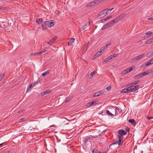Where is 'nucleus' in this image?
Segmentation results:
<instances>
[{"mask_svg": "<svg viewBox=\"0 0 153 153\" xmlns=\"http://www.w3.org/2000/svg\"><path fill=\"white\" fill-rule=\"evenodd\" d=\"M95 2L94 1L89 3L87 4L86 7H90L91 6H94L95 5Z\"/></svg>", "mask_w": 153, "mask_h": 153, "instance_id": "obj_9", "label": "nucleus"}, {"mask_svg": "<svg viewBox=\"0 0 153 153\" xmlns=\"http://www.w3.org/2000/svg\"><path fill=\"white\" fill-rule=\"evenodd\" d=\"M57 36H55L52 39H51L48 42V43L49 44V45H51L50 43H53L57 39Z\"/></svg>", "mask_w": 153, "mask_h": 153, "instance_id": "obj_15", "label": "nucleus"}, {"mask_svg": "<svg viewBox=\"0 0 153 153\" xmlns=\"http://www.w3.org/2000/svg\"><path fill=\"white\" fill-rule=\"evenodd\" d=\"M111 59H112V56H110L106 58L105 59L104 61L105 62H108L109 61H110V60H111Z\"/></svg>", "mask_w": 153, "mask_h": 153, "instance_id": "obj_20", "label": "nucleus"}, {"mask_svg": "<svg viewBox=\"0 0 153 153\" xmlns=\"http://www.w3.org/2000/svg\"><path fill=\"white\" fill-rule=\"evenodd\" d=\"M25 118H22L20 119V122H22L24 120Z\"/></svg>", "mask_w": 153, "mask_h": 153, "instance_id": "obj_53", "label": "nucleus"}, {"mask_svg": "<svg viewBox=\"0 0 153 153\" xmlns=\"http://www.w3.org/2000/svg\"><path fill=\"white\" fill-rule=\"evenodd\" d=\"M8 153H12V152L10 151H8Z\"/></svg>", "mask_w": 153, "mask_h": 153, "instance_id": "obj_60", "label": "nucleus"}, {"mask_svg": "<svg viewBox=\"0 0 153 153\" xmlns=\"http://www.w3.org/2000/svg\"><path fill=\"white\" fill-rule=\"evenodd\" d=\"M150 62H151V64L153 63V58L149 60Z\"/></svg>", "mask_w": 153, "mask_h": 153, "instance_id": "obj_50", "label": "nucleus"}, {"mask_svg": "<svg viewBox=\"0 0 153 153\" xmlns=\"http://www.w3.org/2000/svg\"><path fill=\"white\" fill-rule=\"evenodd\" d=\"M105 20V21H106V20H107L105 19V20Z\"/></svg>", "mask_w": 153, "mask_h": 153, "instance_id": "obj_62", "label": "nucleus"}, {"mask_svg": "<svg viewBox=\"0 0 153 153\" xmlns=\"http://www.w3.org/2000/svg\"><path fill=\"white\" fill-rule=\"evenodd\" d=\"M40 82V80H38L36 82H34L33 84V85H36L38 83H39Z\"/></svg>", "mask_w": 153, "mask_h": 153, "instance_id": "obj_42", "label": "nucleus"}, {"mask_svg": "<svg viewBox=\"0 0 153 153\" xmlns=\"http://www.w3.org/2000/svg\"><path fill=\"white\" fill-rule=\"evenodd\" d=\"M111 43H108L106 45V46L105 47V48H107V47L108 46H110L111 45Z\"/></svg>", "mask_w": 153, "mask_h": 153, "instance_id": "obj_49", "label": "nucleus"}, {"mask_svg": "<svg viewBox=\"0 0 153 153\" xmlns=\"http://www.w3.org/2000/svg\"><path fill=\"white\" fill-rule=\"evenodd\" d=\"M51 90H47L45 91L42 92L41 94V95L43 96L45 95V94L51 93Z\"/></svg>", "mask_w": 153, "mask_h": 153, "instance_id": "obj_11", "label": "nucleus"}, {"mask_svg": "<svg viewBox=\"0 0 153 153\" xmlns=\"http://www.w3.org/2000/svg\"><path fill=\"white\" fill-rule=\"evenodd\" d=\"M104 93V92L103 91H101L99 92H96L94 94V95L93 96L95 97L99 96L101 95V94H103Z\"/></svg>", "mask_w": 153, "mask_h": 153, "instance_id": "obj_13", "label": "nucleus"}, {"mask_svg": "<svg viewBox=\"0 0 153 153\" xmlns=\"http://www.w3.org/2000/svg\"><path fill=\"white\" fill-rule=\"evenodd\" d=\"M97 102L96 101H94L91 102H89L87 104V106L90 107L94 104H97Z\"/></svg>", "mask_w": 153, "mask_h": 153, "instance_id": "obj_19", "label": "nucleus"}, {"mask_svg": "<svg viewBox=\"0 0 153 153\" xmlns=\"http://www.w3.org/2000/svg\"><path fill=\"white\" fill-rule=\"evenodd\" d=\"M21 22L22 23V24H26V22L23 21H22Z\"/></svg>", "mask_w": 153, "mask_h": 153, "instance_id": "obj_56", "label": "nucleus"}, {"mask_svg": "<svg viewBox=\"0 0 153 153\" xmlns=\"http://www.w3.org/2000/svg\"><path fill=\"white\" fill-rule=\"evenodd\" d=\"M142 75V77H143L144 76H145L146 75V72H143L141 73Z\"/></svg>", "mask_w": 153, "mask_h": 153, "instance_id": "obj_45", "label": "nucleus"}, {"mask_svg": "<svg viewBox=\"0 0 153 153\" xmlns=\"http://www.w3.org/2000/svg\"><path fill=\"white\" fill-rule=\"evenodd\" d=\"M119 55L118 54H115L113 55H111V56H112V58H115L117 57Z\"/></svg>", "mask_w": 153, "mask_h": 153, "instance_id": "obj_38", "label": "nucleus"}, {"mask_svg": "<svg viewBox=\"0 0 153 153\" xmlns=\"http://www.w3.org/2000/svg\"><path fill=\"white\" fill-rule=\"evenodd\" d=\"M91 139V137H84L83 138V144L85 145H86L87 142Z\"/></svg>", "mask_w": 153, "mask_h": 153, "instance_id": "obj_6", "label": "nucleus"}, {"mask_svg": "<svg viewBox=\"0 0 153 153\" xmlns=\"http://www.w3.org/2000/svg\"><path fill=\"white\" fill-rule=\"evenodd\" d=\"M147 118L149 120H150L151 119L153 118H152V117H149L148 116H147Z\"/></svg>", "mask_w": 153, "mask_h": 153, "instance_id": "obj_52", "label": "nucleus"}, {"mask_svg": "<svg viewBox=\"0 0 153 153\" xmlns=\"http://www.w3.org/2000/svg\"><path fill=\"white\" fill-rule=\"evenodd\" d=\"M90 24V22H88L86 23L85 25H86V27H87V25H89Z\"/></svg>", "mask_w": 153, "mask_h": 153, "instance_id": "obj_51", "label": "nucleus"}, {"mask_svg": "<svg viewBox=\"0 0 153 153\" xmlns=\"http://www.w3.org/2000/svg\"><path fill=\"white\" fill-rule=\"evenodd\" d=\"M55 14L58 15L60 13V12H59V11L58 10H56L55 11Z\"/></svg>", "mask_w": 153, "mask_h": 153, "instance_id": "obj_44", "label": "nucleus"}, {"mask_svg": "<svg viewBox=\"0 0 153 153\" xmlns=\"http://www.w3.org/2000/svg\"><path fill=\"white\" fill-rule=\"evenodd\" d=\"M43 20H36V22L39 24L42 23L43 22Z\"/></svg>", "mask_w": 153, "mask_h": 153, "instance_id": "obj_32", "label": "nucleus"}, {"mask_svg": "<svg viewBox=\"0 0 153 153\" xmlns=\"http://www.w3.org/2000/svg\"><path fill=\"white\" fill-rule=\"evenodd\" d=\"M96 72L95 71H94L88 75V76L89 78H92L94 75L95 74Z\"/></svg>", "mask_w": 153, "mask_h": 153, "instance_id": "obj_22", "label": "nucleus"}, {"mask_svg": "<svg viewBox=\"0 0 153 153\" xmlns=\"http://www.w3.org/2000/svg\"><path fill=\"white\" fill-rule=\"evenodd\" d=\"M147 19H153V16L150 18H147Z\"/></svg>", "mask_w": 153, "mask_h": 153, "instance_id": "obj_55", "label": "nucleus"}, {"mask_svg": "<svg viewBox=\"0 0 153 153\" xmlns=\"http://www.w3.org/2000/svg\"><path fill=\"white\" fill-rule=\"evenodd\" d=\"M105 11V10H103L101 11L98 16V18L99 19H101L105 16L106 15L105 13L106 12Z\"/></svg>", "mask_w": 153, "mask_h": 153, "instance_id": "obj_4", "label": "nucleus"}, {"mask_svg": "<svg viewBox=\"0 0 153 153\" xmlns=\"http://www.w3.org/2000/svg\"><path fill=\"white\" fill-rule=\"evenodd\" d=\"M153 42V37L148 40L146 42V43L147 44H150Z\"/></svg>", "mask_w": 153, "mask_h": 153, "instance_id": "obj_23", "label": "nucleus"}, {"mask_svg": "<svg viewBox=\"0 0 153 153\" xmlns=\"http://www.w3.org/2000/svg\"><path fill=\"white\" fill-rule=\"evenodd\" d=\"M118 134L117 137L118 138L119 147H120L122 145L123 141V136L125 135L127 133V131H125L123 129H120L118 131Z\"/></svg>", "mask_w": 153, "mask_h": 153, "instance_id": "obj_1", "label": "nucleus"}, {"mask_svg": "<svg viewBox=\"0 0 153 153\" xmlns=\"http://www.w3.org/2000/svg\"><path fill=\"white\" fill-rule=\"evenodd\" d=\"M112 18H113V17L112 16L110 15L103 19H110Z\"/></svg>", "mask_w": 153, "mask_h": 153, "instance_id": "obj_39", "label": "nucleus"}, {"mask_svg": "<svg viewBox=\"0 0 153 153\" xmlns=\"http://www.w3.org/2000/svg\"><path fill=\"white\" fill-rule=\"evenodd\" d=\"M118 20H112L104 25L102 28V30H103L108 28L112 26L114 24L119 22Z\"/></svg>", "mask_w": 153, "mask_h": 153, "instance_id": "obj_2", "label": "nucleus"}, {"mask_svg": "<svg viewBox=\"0 0 153 153\" xmlns=\"http://www.w3.org/2000/svg\"><path fill=\"white\" fill-rule=\"evenodd\" d=\"M89 42H88L87 43H86L83 46V47L81 49V50L82 51H83L84 53H85V52H86L87 50V48H86V49L84 51V49L85 48H86L88 45L89 44Z\"/></svg>", "mask_w": 153, "mask_h": 153, "instance_id": "obj_5", "label": "nucleus"}, {"mask_svg": "<svg viewBox=\"0 0 153 153\" xmlns=\"http://www.w3.org/2000/svg\"><path fill=\"white\" fill-rule=\"evenodd\" d=\"M126 131H129V128L128 127H126L125 128Z\"/></svg>", "mask_w": 153, "mask_h": 153, "instance_id": "obj_48", "label": "nucleus"}, {"mask_svg": "<svg viewBox=\"0 0 153 153\" xmlns=\"http://www.w3.org/2000/svg\"><path fill=\"white\" fill-rule=\"evenodd\" d=\"M114 9V8H112V9H107L104 10H105L106 11L105 12V14L107 15L108 14H109L111 13V10H112L113 9Z\"/></svg>", "mask_w": 153, "mask_h": 153, "instance_id": "obj_17", "label": "nucleus"}, {"mask_svg": "<svg viewBox=\"0 0 153 153\" xmlns=\"http://www.w3.org/2000/svg\"><path fill=\"white\" fill-rule=\"evenodd\" d=\"M105 47H103L101 48V51H102V52H104V49H105Z\"/></svg>", "mask_w": 153, "mask_h": 153, "instance_id": "obj_46", "label": "nucleus"}, {"mask_svg": "<svg viewBox=\"0 0 153 153\" xmlns=\"http://www.w3.org/2000/svg\"><path fill=\"white\" fill-rule=\"evenodd\" d=\"M92 153H105V152H101L97 150L93 149L92 150Z\"/></svg>", "mask_w": 153, "mask_h": 153, "instance_id": "obj_26", "label": "nucleus"}, {"mask_svg": "<svg viewBox=\"0 0 153 153\" xmlns=\"http://www.w3.org/2000/svg\"><path fill=\"white\" fill-rule=\"evenodd\" d=\"M41 51V52H42V53H43L45 52L46 51V50H43V51Z\"/></svg>", "mask_w": 153, "mask_h": 153, "instance_id": "obj_54", "label": "nucleus"}, {"mask_svg": "<svg viewBox=\"0 0 153 153\" xmlns=\"http://www.w3.org/2000/svg\"><path fill=\"white\" fill-rule=\"evenodd\" d=\"M126 15L125 14H123L120 16H118L117 17L114 18L113 19H122L126 17Z\"/></svg>", "mask_w": 153, "mask_h": 153, "instance_id": "obj_12", "label": "nucleus"}, {"mask_svg": "<svg viewBox=\"0 0 153 153\" xmlns=\"http://www.w3.org/2000/svg\"><path fill=\"white\" fill-rule=\"evenodd\" d=\"M142 77V75L140 73L137 74L136 75L134 76V78L136 79L137 78H140Z\"/></svg>", "mask_w": 153, "mask_h": 153, "instance_id": "obj_24", "label": "nucleus"}, {"mask_svg": "<svg viewBox=\"0 0 153 153\" xmlns=\"http://www.w3.org/2000/svg\"><path fill=\"white\" fill-rule=\"evenodd\" d=\"M111 88V86H109L106 88V89L107 90H109Z\"/></svg>", "mask_w": 153, "mask_h": 153, "instance_id": "obj_47", "label": "nucleus"}, {"mask_svg": "<svg viewBox=\"0 0 153 153\" xmlns=\"http://www.w3.org/2000/svg\"><path fill=\"white\" fill-rule=\"evenodd\" d=\"M128 122L130 123L133 126H135L136 123L134 120L133 119H129L128 120Z\"/></svg>", "mask_w": 153, "mask_h": 153, "instance_id": "obj_16", "label": "nucleus"}, {"mask_svg": "<svg viewBox=\"0 0 153 153\" xmlns=\"http://www.w3.org/2000/svg\"><path fill=\"white\" fill-rule=\"evenodd\" d=\"M151 72H152L151 70H148L146 71L145 72H146V75H147L149 74L150 73H151Z\"/></svg>", "mask_w": 153, "mask_h": 153, "instance_id": "obj_40", "label": "nucleus"}, {"mask_svg": "<svg viewBox=\"0 0 153 153\" xmlns=\"http://www.w3.org/2000/svg\"><path fill=\"white\" fill-rule=\"evenodd\" d=\"M128 87V88H127V90L128 91V92L130 93L131 92H134L136 91V88L137 87H135V89H133V88H131L130 86H129Z\"/></svg>", "mask_w": 153, "mask_h": 153, "instance_id": "obj_8", "label": "nucleus"}, {"mask_svg": "<svg viewBox=\"0 0 153 153\" xmlns=\"http://www.w3.org/2000/svg\"><path fill=\"white\" fill-rule=\"evenodd\" d=\"M116 108L117 109V110H119V108H118L117 107Z\"/></svg>", "mask_w": 153, "mask_h": 153, "instance_id": "obj_59", "label": "nucleus"}, {"mask_svg": "<svg viewBox=\"0 0 153 153\" xmlns=\"http://www.w3.org/2000/svg\"><path fill=\"white\" fill-rule=\"evenodd\" d=\"M37 19H42V18H38Z\"/></svg>", "mask_w": 153, "mask_h": 153, "instance_id": "obj_61", "label": "nucleus"}, {"mask_svg": "<svg viewBox=\"0 0 153 153\" xmlns=\"http://www.w3.org/2000/svg\"><path fill=\"white\" fill-rule=\"evenodd\" d=\"M134 85H130V83H129L127 85V87H128L129 86H130L131 88H133V89H135V87H137L136 88V91H137V89H138L139 88V85H137L135 86H134Z\"/></svg>", "mask_w": 153, "mask_h": 153, "instance_id": "obj_10", "label": "nucleus"}, {"mask_svg": "<svg viewBox=\"0 0 153 153\" xmlns=\"http://www.w3.org/2000/svg\"><path fill=\"white\" fill-rule=\"evenodd\" d=\"M4 143H3L1 144H0V146H1L2 144H3Z\"/></svg>", "mask_w": 153, "mask_h": 153, "instance_id": "obj_58", "label": "nucleus"}, {"mask_svg": "<svg viewBox=\"0 0 153 153\" xmlns=\"http://www.w3.org/2000/svg\"><path fill=\"white\" fill-rule=\"evenodd\" d=\"M75 40V39L74 38H73L71 39L68 42V45H71L72 44V43L74 42V41Z\"/></svg>", "mask_w": 153, "mask_h": 153, "instance_id": "obj_27", "label": "nucleus"}, {"mask_svg": "<svg viewBox=\"0 0 153 153\" xmlns=\"http://www.w3.org/2000/svg\"><path fill=\"white\" fill-rule=\"evenodd\" d=\"M152 32L150 31H148L146 33V34L147 35H150L152 34Z\"/></svg>", "mask_w": 153, "mask_h": 153, "instance_id": "obj_43", "label": "nucleus"}, {"mask_svg": "<svg viewBox=\"0 0 153 153\" xmlns=\"http://www.w3.org/2000/svg\"><path fill=\"white\" fill-rule=\"evenodd\" d=\"M121 93H128L127 89H124L122 90L121 91Z\"/></svg>", "mask_w": 153, "mask_h": 153, "instance_id": "obj_30", "label": "nucleus"}, {"mask_svg": "<svg viewBox=\"0 0 153 153\" xmlns=\"http://www.w3.org/2000/svg\"><path fill=\"white\" fill-rule=\"evenodd\" d=\"M151 62H150V61H149L147 62L146 64L143 65V67H144V68H146L147 66H149L151 65Z\"/></svg>", "mask_w": 153, "mask_h": 153, "instance_id": "obj_21", "label": "nucleus"}, {"mask_svg": "<svg viewBox=\"0 0 153 153\" xmlns=\"http://www.w3.org/2000/svg\"><path fill=\"white\" fill-rule=\"evenodd\" d=\"M106 113H107V114L109 116H112L113 115V114L112 113H111L108 110L106 111Z\"/></svg>", "mask_w": 153, "mask_h": 153, "instance_id": "obj_34", "label": "nucleus"}, {"mask_svg": "<svg viewBox=\"0 0 153 153\" xmlns=\"http://www.w3.org/2000/svg\"><path fill=\"white\" fill-rule=\"evenodd\" d=\"M50 70L47 71L42 74V76H45V75H47V74H49L50 73Z\"/></svg>", "mask_w": 153, "mask_h": 153, "instance_id": "obj_29", "label": "nucleus"}, {"mask_svg": "<svg viewBox=\"0 0 153 153\" xmlns=\"http://www.w3.org/2000/svg\"><path fill=\"white\" fill-rule=\"evenodd\" d=\"M22 112V111H19L18 112V113L20 114V113H21Z\"/></svg>", "mask_w": 153, "mask_h": 153, "instance_id": "obj_57", "label": "nucleus"}, {"mask_svg": "<svg viewBox=\"0 0 153 153\" xmlns=\"http://www.w3.org/2000/svg\"><path fill=\"white\" fill-rule=\"evenodd\" d=\"M104 0H94L95 4H98L104 1Z\"/></svg>", "mask_w": 153, "mask_h": 153, "instance_id": "obj_28", "label": "nucleus"}, {"mask_svg": "<svg viewBox=\"0 0 153 153\" xmlns=\"http://www.w3.org/2000/svg\"><path fill=\"white\" fill-rule=\"evenodd\" d=\"M52 20L47 21L43 23L42 25V29L45 30L49 27H51L53 25V22H51Z\"/></svg>", "mask_w": 153, "mask_h": 153, "instance_id": "obj_3", "label": "nucleus"}, {"mask_svg": "<svg viewBox=\"0 0 153 153\" xmlns=\"http://www.w3.org/2000/svg\"><path fill=\"white\" fill-rule=\"evenodd\" d=\"M32 86V84H29L28 85L27 87V91H28L30 90L31 86Z\"/></svg>", "mask_w": 153, "mask_h": 153, "instance_id": "obj_35", "label": "nucleus"}, {"mask_svg": "<svg viewBox=\"0 0 153 153\" xmlns=\"http://www.w3.org/2000/svg\"><path fill=\"white\" fill-rule=\"evenodd\" d=\"M72 99L71 98L68 97L65 100V102L67 103L68 102Z\"/></svg>", "mask_w": 153, "mask_h": 153, "instance_id": "obj_36", "label": "nucleus"}, {"mask_svg": "<svg viewBox=\"0 0 153 153\" xmlns=\"http://www.w3.org/2000/svg\"><path fill=\"white\" fill-rule=\"evenodd\" d=\"M145 55L144 54H142L134 58V59L136 60H138L140 59L143 56Z\"/></svg>", "mask_w": 153, "mask_h": 153, "instance_id": "obj_18", "label": "nucleus"}, {"mask_svg": "<svg viewBox=\"0 0 153 153\" xmlns=\"http://www.w3.org/2000/svg\"><path fill=\"white\" fill-rule=\"evenodd\" d=\"M103 52L102 51H100L97 52L96 53L93 57V59H95L97 57H99L101 54H102Z\"/></svg>", "mask_w": 153, "mask_h": 153, "instance_id": "obj_7", "label": "nucleus"}, {"mask_svg": "<svg viewBox=\"0 0 153 153\" xmlns=\"http://www.w3.org/2000/svg\"><path fill=\"white\" fill-rule=\"evenodd\" d=\"M42 54V52H41V51H40L39 52H36V53H35L33 54H32V53L30 55V56H32V55H33L35 56H36L37 55H40Z\"/></svg>", "mask_w": 153, "mask_h": 153, "instance_id": "obj_25", "label": "nucleus"}, {"mask_svg": "<svg viewBox=\"0 0 153 153\" xmlns=\"http://www.w3.org/2000/svg\"><path fill=\"white\" fill-rule=\"evenodd\" d=\"M132 70V67H131L130 68H127L123 71V73L124 74H126L131 71Z\"/></svg>", "mask_w": 153, "mask_h": 153, "instance_id": "obj_14", "label": "nucleus"}, {"mask_svg": "<svg viewBox=\"0 0 153 153\" xmlns=\"http://www.w3.org/2000/svg\"><path fill=\"white\" fill-rule=\"evenodd\" d=\"M87 27H86V25H84L81 28V30H85Z\"/></svg>", "mask_w": 153, "mask_h": 153, "instance_id": "obj_41", "label": "nucleus"}, {"mask_svg": "<svg viewBox=\"0 0 153 153\" xmlns=\"http://www.w3.org/2000/svg\"><path fill=\"white\" fill-rule=\"evenodd\" d=\"M4 76V74H1L0 75V81L2 79Z\"/></svg>", "mask_w": 153, "mask_h": 153, "instance_id": "obj_37", "label": "nucleus"}, {"mask_svg": "<svg viewBox=\"0 0 153 153\" xmlns=\"http://www.w3.org/2000/svg\"><path fill=\"white\" fill-rule=\"evenodd\" d=\"M139 81H140V80L134 81L133 82H132V83H130V84L135 85H136V84H137L138 83H139Z\"/></svg>", "mask_w": 153, "mask_h": 153, "instance_id": "obj_33", "label": "nucleus"}, {"mask_svg": "<svg viewBox=\"0 0 153 153\" xmlns=\"http://www.w3.org/2000/svg\"><path fill=\"white\" fill-rule=\"evenodd\" d=\"M118 143V141L117 140L115 141L114 142H113L110 145V147L111 146L115 145V144H117V143Z\"/></svg>", "mask_w": 153, "mask_h": 153, "instance_id": "obj_31", "label": "nucleus"}]
</instances>
